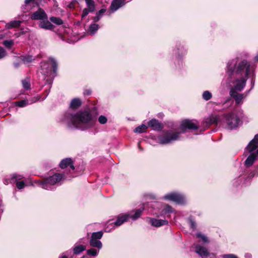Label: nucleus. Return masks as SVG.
Returning <instances> with one entry per match:
<instances>
[{"instance_id":"c03bdc74","label":"nucleus","mask_w":258,"mask_h":258,"mask_svg":"<svg viewBox=\"0 0 258 258\" xmlns=\"http://www.w3.org/2000/svg\"><path fill=\"white\" fill-rule=\"evenodd\" d=\"M244 178L245 177L244 176H239L237 179L234 180L233 184H235V182H237V181H240V183H241L242 179H244Z\"/></svg>"},{"instance_id":"3c124183","label":"nucleus","mask_w":258,"mask_h":258,"mask_svg":"<svg viewBox=\"0 0 258 258\" xmlns=\"http://www.w3.org/2000/svg\"><path fill=\"white\" fill-rule=\"evenodd\" d=\"M21 23V22L19 21H17V27L20 25Z\"/></svg>"},{"instance_id":"423d86ee","label":"nucleus","mask_w":258,"mask_h":258,"mask_svg":"<svg viewBox=\"0 0 258 258\" xmlns=\"http://www.w3.org/2000/svg\"><path fill=\"white\" fill-rule=\"evenodd\" d=\"M244 155L247 156L244 162L247 167L251 166L258 156V134L248 143L245 148Z\"/></svg>"},{"instance_id":"de8ad7c7","label":"nucleus","mask_w":258,"mask_h":258,"mask_svg":"<svg viewBox=\"0 0 258 258\" xmlns=\"http://www.w3.org/2000/svg\"><path fill=\"white\" fill-rule=\"evenodd\" d=\"M148 196L149 197V198L151 199H156V196L155 195H153V194H149L148 195Z\"/></svg>"},{"instance_id":"393cba45","label":"nucleus","mask_w":258,"mask_h":258,"mask_svg":"<svg viewBox=\"0 0 258 258\" xmlns=\"http://www.w3.org/2000/svg\"><path fill=\"white\" fill-rule=\"evenodd\" d=\"M258 175V165L256 167L254 170L250 171L248 175H247V177L246 179H245V180L241 183L242 184L247 185V183L249 182L250 179H251L253 177H254L255 175Z\"/></svg>"},{"instance_id":"b1692460","label":"nucleus","mask_w":258,"mask_h":258,"mask_svg":"<svg viewBox=\"0 0 258 258\" xmlns=\"http://www.w3.org/2000/svg\"><path fill=\"white\" fill-rule=\"evenodd\" d=\"M144 210V209L143 208L137 209L135 211V213L134 214H132V212L128 213V215L130 216V219H132L133 221L136 220L140 217Z\"/></svg>"},{"instance_id":"1a4fd4ad","label":"nucleus","mask_w":258,"mask_h":258,"mask_svg":"<svg viewBox=\"0 0 258 258\" xmlns=\"http://www.w3.org/2000/svg\"><path fill=\"white\" fill-rule=\"evenodd\" d=\"M51 64L54 73L57 71V63L56 60L53 57H49L47 61H43L41 62V73L44 75L48 76L51 73V69L50 64Z\"/></svg>"},{"instance_id":"f03ea898","label":"nucleus","mask_w":258,"mask_h":258,"mask_svg":"<svg viewBox=\"0 0 258 258\" xmlns=\"http://www.w3.org/2000/svg\"><path fill=\"white\" fill-rule=\"evenodd\" d=\"M81 101L74 98L70 103V108L61 115L59 122L70 129L84 130L92 127L94 124L92 115L88 110L76 111L74 109L79 107Z\"/></svg>"},{"instance_id":"9b49d317","label":"nucleus","mask_w":258,"mask_h":258,"mask_svg":"<svg viewBox=\"0 0 258 258\" xmlns=\"http://www.w3.org/2000/svg\"><path fill=\"white\" fill-rule=\"evenodd\" d=\"M103 234L101 231L92 233L89 241L90 245L98 249H101L102 243L100 241V239L102 237Z\"/></svg>"},{"instance_id":"4be33fe9","label":"nucleus","mask_w":258,"mask_h":258,"mask_svg":"<svg viewBox=\"0 0 258 258\" xmlns=\"http://www.w3.org/2000/svg\"><path fill=\"white\" fill-rule=\"evenodd\" d=\"M148 126L156 131H160L162 128V124L156 119L150 120L148 122Z\"/></svg>"},{"instance_id":"0eeeda50","label":"nucleus","mask_w":258,"mask_h":258,"mask_svg":"<svg viewBox=\"0 0 258 258\" xmlns=\"http://www.w3.org/2000/svg\"><path fill=\"white\" fill-rule=\"evenodd\" d=\"M187 49L180 43H177L173 50L175 63L177 62L178 68L182 66V58L186 54Z\"/></svg>"},{"instance_id":"9d476101","label":"nucleus","mask_w":258,"mask_h":258,"mask_svg":"<svg viewBox=\"0 0 258 258\" xmlns=\"http://www.w3.org/2000/svg\"><path fill=\"white\" fill-rule=\"evenodd\" d=\"M59 166L61 169H69V174L67 173L66 174L68 176H70V178L71 177H75L76 176L74 175V173H75V167L74 165L73 162L71 158H68L62 160L60 163H59Z\"/></svg>"},{"instance_id":"20e7f679","label":"nucleus","mask_w":258,"mask_h":258,"mask_svg":"<svg viewBox=\"0 0 258 258\" xmlns=\"http://www.w3.org/2000/svg\"><path fill=\"white\" fill-rule=\"evenodd\" d=\"M203 123H206L207 126L216 124L226 129L232 130L238 128L242 122L235 112H231L224 114L222 116L212 115Z\"/></svg>"},{"instance_id":"13d9d810","label":"nucleus","mask_w":258,"mask_h":258,"mask_svg":"<svg viewBox=\"0 0 258 258\" xmlns=\"http://www.w3.org/2000/svg\"><path fill=\"white\" fill-rule=\"evenodd\" d=\"M46 97V96H45V97H44V98H43V100H44V99H45V97Z\"/></svg>"},{"instance_id":"473e14b6","label":"nucleus","mask_w":258,"mask_h":258,"mask_svg":"<svg viewBox=\"0 0 258 258\" xmlns=\"http://www.w3.org/2000/svg\"><path fill=\"white\" fill-rule=\"evenodd\" d=\"M148 126L144 124H142V125L137 127L134 130V132L137 133H142L146 132L147 129L148 128Z\"/></svg>"},{"instance_id":"a878e982","label":"nucleus","mask_w":258,"mask_h":258,"mask_svg":"<svg viewBox=\"0 0 258 258\" xmlns=\"http://www.w3.org/2000/svg\"><path fill=\"white\" fill-rule=\"evenodd\" d=\"M22 87L25 91H28L31 89L30 79L27 77L21 81Z\"/></svg>"},{"instance_id":"a19ab883","label":"nucleus","mask_w":258,"mask_h":258,"mask_svg":"<svg viewBox=\"0 0 258 258\" xmlns=\"http://www.w3.org/2000/svg\"><path fill=\"white\" fill-rule=\"evenodd\" d=\"M7 53L5 49L3 48L0 47V59H2L5 57Z\"/></svg>"},{"instance_id":"f3484780","label":"nucleus","mask_w":258,"mask_h":258,"mask_svg":"<svg viewBox=\"0 0 258 258\" xmlns=\"http://www.w3.org/2000/svg\"><path fill=\"white\" fill-rule=\"evenodd\" d=\"M149 219L150 223L154 227H159L168 224V221L165 219H158L154 218H150Z\"/></svg>"},{"instance_id":"cd10ccee","label":"nucleus","mask_w":258,"mask_h":258,"mask_svg":"<svg viewBox=\"0 0 258 258\" xmlns=\"http://www.w3.org/2000/svg\"><path fill=\"white\" fill-rule=\"evenodd\" d=\"M4 182L5 184H8L9 183H12L13 184H16V175L14 174L12 175H11L7 176L5 179Z\"/></svg>"},{"instance_id":"4c0bfd02","label":"nucleus","mask_w":258,"mask_h":258,"mask_svg":"<svg viewBox=\"0 0 258 258\" xmlns=\"http://www.w3.org/2000/svg\"><path fill=\"white\" fill-rule=\"evenodd\" d=\"M197 236L198 237L201 239L202 241L203 242L207 243L209 242V239L208 237L204 234L201 233H197Z\"/></svg>"},{"instance_id":"a211bd4d","label":"nucleus","mask_w":258,"mask_h":258,"mask_svg":"<svg viewBox=\"0 0 258 258\" xmlns=\"http://www.w3.org/2000/svg\"><path fill=\"white\" fill-rule=\"evenodd\" d=\"M130 216L127 213L118 215L116 220L114 222L116 227L119 226L124 222L127 221L130 219Z\"/></svg>"},{"instance_id":"bf43d9fd","label":"nucleus","mask_w":258,"mask_h":258,"mask_svg":"<svg viewBox=\"0 0 258 258\" xmlns=\"http://www.w3.org/2000/svg\"><path fill=\"white\" fill-rule=\"evenodd\" d=\"M46 97V96H45V97H44V98H43V100H44V99H45V97Z\"/></svg>"},{"instance_id":"c9c22d12","label":"nucleus","mask_w":258,"mask_h":258,"mask_svg":"<svg viewBox=\"0 0 258 258\" xmlns=\"http://www.w3.org/2000/svg\"><path fill=\"white\" fill-rule=\"evenodd\" d=\"M50 20L52 23L57 25H60L63 24V21L59 17H51L50 18Z\"/></svg>"},{"instance_id":"72a5a7b5","label":"nucleus","mask_w":258,"mask_h":258,"mask_svg":"<svg viewBox=\"0 0 258 258\" xmlns=\"http://www.w3.org/2000/svg\"><path fill=\"white\" fill-rule=\"evenodd\" d=\"M100 249H96L93 247L87 250V254L90 256H97L99 252Z\"/></svg>"},{"instance_id":"4d7b16f0","label":"nucleus","mask_w":258,"mask_h":258,"mask_svg":"<svg viewBox=\"0 0 258 258\" xmlns=\"http://www.w3.org/2000/svg\"><path fill=\"white\" fill-rule=\"evenodd\" d=\"M82 258H86L85 256H83Z\"/></svg>"},{"instance_id":"864d4df0","label":"nucleus","mask_w":258,"mask_h":258,"mask_svg":"<svg viewBox=\"0 0 258 258\" xmlns=\"http://www.w3.org/2000/svg\"><path fill=\"white\" fill-rule=\"evenodd\" d=\"M24 94V93H19L17 96H20L21 95H22V94ZM18 97V96H17V97Z\"/></svg>"},{"instance_id":"ddd939ff","label":"nucleus","mask_w":258,"mask_h":258,"mask_svg":"<svg viewBox=\"0 0 258 258\" xmlns=\"http://www.w3.org/2000/svg\"><path fill=\"white\" fill-rule=\"evenodd\" d=\"M174 211V209L171 206L168 204H164L160 209L159 214L157 215V217H164L165 215H167V216L169 217V214L173 213Z\"/></svg>"},{"instance_id":"5fc2aeb1","label":"nucleus","mask_w":258,"mask_h":258,"mask_svg":"<svg viewBox=\"0 0 258 258\" xmlns=\"http://www.w3.org/2000/svg\"><path fill=\"white\" fill-rule=\"evenodd\" d=\"M139 148L140 150H143V148L141 147H140V146H139Z\"/></svg>"},{"instance_id":"dca6fc26","label":"nucleus","mask_w":258,"mask_h":258,"mask_svg":"<svg viewBox=\"0 0 258 258\" xmlns=\"http://www.w3.org/2000/svg\"><path fill=\"white\" fill-rule=\"evenodd\" d=\"M31 18L32 20H43L46 19L47 16L43 9H39L38 11L32 14Z\"/></svg>"},{"instance_id":"4468645a","label":"nucleus","mask_w":258,"mask_h":258,"mask_svg":"<svg viewBox=\"0 0 258 258\" xmlns=\"http://www.w3.org/2000/svg\"><path fill=\"white\" fill-rule=\"evenodd\" d=\"M125 0H112L110 6V12L108 15H110V13L115 12L120 8L124 5L125 3Z\"/></svg>"},{"instance_id":"f704fd0d","label":"nucleus","mask_w":258,"mask_h":258,"mask_svg":"<svg viewBox=\"0 0 258 258\" xmlns=\"http://www.w3.org/2000/svg\"><path fill=\"white\" fill-rule=\"evenodd\" d=\"M212 97V93L209 91H205L202 94V98L205 101L210 100Z\"/></svg>"},{"instance_id":"c756f323","label":"nucleus","mask_w":258,"mask_h":258,"mask_svg":"<svg viewBox=\"0 0 258 258\" xmlns=\"http://www.w3.org/2000/svg\"><path fill=\"white\" fill-rule=\"evenodd\" d=\"M106 12L105 9H101L98 12L96 13V16L92 18V20L94 22H98L101 17H102L104 13Z\"/></svg>"},{"instance_id":"79ce46f5","label":"nucleus","mask_w":258,"mask_h":258,"mask_svg":"<svg viewBox=\"0 0 258 258\" xmlns=\"http://www.w3.org/2000/svg\"><path fill=\"white\" fill-rule=\"evenodd\" d=\"M223 258H238L234 254H225L222 255Z\"/></svg>"},{"instance_id":"8fccbe9b","label":"nucleus","mask_w":258,"mask_h":258,"mask_svg":"<svg viewBox=\"0 0 258 258\" xmlns=\"http://www.w3.org/2000/svg\"><path fill=\"white\" fill-rule=\"evenodd\" d=\"M254 60L257 61H258V53L254 57Z\"/></svg>"},{"instance_id":"2eb2a0df","label":"nucleus","mask_w":258,"mask_h":258,"mask_svg":"<svg viewBox=\"0 0 258 258\" xmlns=\"http://www.w3.org/2000/svg\"><path fill=\"white\" fill-rule=\"evenodd\" d=\"M40 99V97L39 96H37L35 97H34L33 98H31L29 100H22L21 101H17V107H25L28 105L31 104L33 103H35Z\"/></svg>"},{"instance_id":"603ef678","label":"nucleus","mask_w":258,"mask_h":258,"mask_svg":"<svg viewBox=\"0 0 258 258\" xmlns=\"http://www.w3.org/2000/svg\"><path fill=\"white\" fill-rule=\"evenodd\" d=\"M69 7L72 8H73L74 6H73V4H71L70 5H69Z\"/></svg>"},{"instance_id":"f257e3e1","label":"nucleus","mask_w":258,"mask_h":258,"mask_svg":"<svg viewBox=\"0 0 258 258\" xmlns=\"http://www.w3.org/2000/svg\"><path fill=\"white\" fill-rule=\"evenodd\" d=\"M226 73L229 83L233 84L229 92L230 96L236 104H242L243 99L254 86V66L246 59L236 57L227 62Z\"/></svg>"},{"instance_id":"6ab92c4d","label":"nucleus","mask_w":258,"mask_h":258,"mask_svg":"<svg viewBox=\"0 0 258 258\" xmlns=\"http://www.w3.org/2000/svg\"><path fill=\"white\" fill-rule=\"evenodd\" d=\"M17 61L19 63H22L25 64H29L34 60V58L31 55H21L17 56Z\"/></svg>"},{"instance_id":"aec40b11","label":"nucleus","mask_w":258,"mask_h":258,"mask_svg":"<svg viewBox=\"0 0 258 258\" xmlns=\"http://www.w3.org/2000/svg\"><path fill=\"white\" fill-rule=\"evenodd\" d=\"M42 0H25V7L26 10H23L24 12L28 11L32 7L38 6Z\"/></svg>"},{"instance_id":"5701e85b","label":"nucleus","mask_w":258,"mask_h":258,"mask_svg":"<svg viewBox=\"0 0 258 258\" xmlns=\"http://www.w3.org/2000/svg\"><path fill=\"white\" fill-rule=\"evenodd\" d=\"M39 27L42 29L48 30H53L54 26L48 20H44L40 22Z\"/></svg>"},{"instance_id":"58836bf2","label":"nucleus","mask_w":258,"mask_h":258,"mask_svg":"<svg viewBox=\"0 0 258 258\" xmlns=\"http://www.w3.org/2000/svg\"><path fill=\"white\" fill-rule=\"evenodd\" d=\"M98 122L101 124H104L107 122V118L106 116L101 115L98 117Z\"/></svg>"},{"instance_id":"09e8293b","label":"nucleus","mask_w":258,"mask_h":258,"mask_svg":"<svg viewBox=\"0 0 258 258\" xmlns=\"http://www.w3.org/2000/svg\"><path fill=\"white\" fill-rule=\"evenodd\" d=\"M251 254L248 253H245L244 255L245 258H251Z\"/></svg>"},{"instance_id":"ea45409f","label":"nucleus","mask_w":258,"mask_h":258,"mask_svg":"<svg viewBox=\"0 0 258 258\" xmlns=\"http://www.w3.org/2000/svg\"><path fill=\"white\" fill-rule=\"evenodd\" d=\"M4 45L7 48H10L13 45L14 42L13 40H5L3 42Z\"/></svg>"},{"instance_id":"a18cd8bd","label":"nucleus","mask_w":258,"mask_h":258,"mask_svg":"<svg viewBox=\"0 0 258 258\" xmlns=\"http://www.w3.org/2000/svg\"><path fill=\"white\" fill-rule=\"evenodd\" d=\"M58 258H68L66 253H61L58 257Z\"/></svg>"},{"instance_id":"e433bc0d","label":"nucleus","mask_w":258,"mask_h":258,"mask_svg":"<svg viewBox=\"0 0 258 258\" xmlns=\"http://www.w3.org/2000/svg\"><path fill=\"white\" fill-rule=\"evenodd\" d=\"M188 221L189 224L190 225V228L192 230H195L196 228V221H195L194 218L192 216H190L188 218Z\"/></svg>"},{"instance_id":"39448f33","label":"nucleus","mask_w":258,"mask_h":258,"mask_svg":"<svg viewBox=\"0 0 258 258\" xmlns=\"http://www.w3.org/2000/svg\"><path fill=\"white\" fill-rule=\"evenodd\" d=\"M70 177L66 174L56 173L44 179L43 181L35 180L34 182L43 189L53 190L56 186L60 185L62 181L70 179Z\"/></svg>"},{"instance_id":"2f4dec72","label":"nucleus","mask_w":258,"mask_h":258,"mask_svg":"<svg viewBox=\"0 0 258 258\" xmlns=\"http://www.w3.org/2000/svg\"><path fill=\"white\" fill-rule=\"evenodd\" d=\"M23 178V177L22 175L17 174V180L22 179ZM25 186H26V184L24 181H17V189H22Z\"/></svg>"},{"instance_id":"412c9836","label":"nucleus","mask_w":258,"mask_h":258,"mask_svg":"<svg viewBox=\"0 0 258 258\" xmlns=\"http://www.w3.org/2000/svg\"><path fill=\"white\" fill-rule=\"evenodd\" d=\"M196 252L202 257H207L209 255L207 248L199 244L196 246Z\"/></svg>"},{"instance_id":"6e6d98bb","label":"nucleus","mask_w":258,"mask_h":258,"mask_svg":"<svg viewBox=\"0 0 258 258\" xmlns=\"http://www.w3.org/2000/svg\"><path fill=\"white\" fill-rule=\"evenodd\" d=\"M48 93H49V92H47V94H46V96H47L48 95Z\"/></svg>"},{"instance_id":"49530a36","label":"nucleus","mask_w":258,"mask_h":258,"mask_svg":"<svg viewBox=\"0 0 258 258\" xmlns=\"http://www.w3.org/2000/svg\"><path fill=\"white\" fill-rule=\"evenodd\" d=\"M91 91L90 90H86L84 92V94L86 95H89L91 94Z\"/></svg>"},{"instance_id":"f8f14e48","label":"nucleus","mask_w":258,"mask_h":258,"mask_svg":"<svg viewBox=\"0 0 258 258\" xmlns=\"http://www.w3.org/2000/svg\"><path fill=\"white\" fill-rule=\"evenodd\" d=\"M86 7L82 13V18L86 17L89 13H94L96 11V3L94 0H85Z\"/></svg>"},{"instance_id":"bb28decb","label":"nucleus","mask_w":258,"mask_h":258,"mask_svg":"<svg viewBox=\"0 0 258 258\" xmlns=\"http://www.w3.org/2000/svg\"><path fill=\"white\" fill-rule=\"evenodd\" d=\"M115 226L114 222L112 220H109L104 225V230L106 232H110Z\"/></svg>"},{"instance_id":"37998d69","label":"nucleus","mask_w":258,"mask_h":258,"mask_svg":"<svg viewBox=\"0 0 258 258\" xmlns=\"http://www.w3.org/2000/svg\"><path fill=\"white\" fill-rule=\"evenodd\" d=\"M7 26L8 28H12L16 27V21H14L12 22L7 24Z\"/></svg>"},{"instance_id":"6e6552de","label":"nucleus","mask_w":258,"mask_h":258,"mask_svg":"<svg viewBox=\"0 0 258 258\" xmlns=\"http://www.w3.org/2000/svg\"><path fill=\"white\" fill-rule=\"evenodd\" d=\"M163 200L172 201L176 204L181 205L186 203V199L185 196L179 192H171L165 195L162 198Z\"/></svg>"},{"instance_id":"c85d7f7f","label":"nucleus","mask_w":258,"mask_h":258,"mask_svg":"<svg viewBox=\"0 0 258 258\" xmlns=\"http://www.w3.org/2000/svg\"><path fill=\"white\" fill-rule=\"evenodd\" d=\"M99 28V26L98 24L95 23H92L89 26L88 33L93 36L96 33Z\"/></svg>"},{"instance_id":"7ed1b4c3","label":"nucleus","mask_w":258,"mask_h":258,"mask_svg":"<svg viewBox=\"0 0 258 258\" xmlns=\"http://www.w3.org/2000/svg\"><path fill=\"white\" fill-rule=\"evenodd\" d=\"M199 126L198 121L185 119L181 122L179 131L169 130L164 132L163 134L157 138L158 143L162 145L170 144L180 139V135L184 133L186 129L197 130Z\"/></svg>"},{"instance_id":"7c9ffc66","label":"nucleus","mask_w":258,"mask_h":258,"mask_svg":"<svg viewBox=\"0 0 258 258\" xmlns=\"http://www.w3.org/2000/svg\"><path fill=\"white\" fill-rule=\"evenodd\" d=\"M86 248V247L85 245L82 244L76 245L73 248V252L75 254L77 255L84 251Z\"/></svg>"}]
</instances>
